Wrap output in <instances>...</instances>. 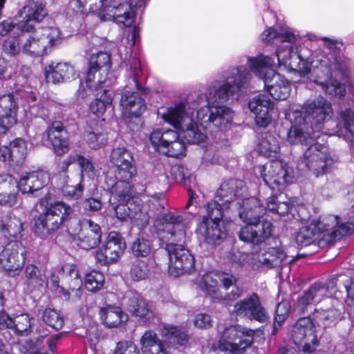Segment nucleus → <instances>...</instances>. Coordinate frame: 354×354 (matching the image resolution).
I'll return each mask as SVG.
<instances>
[{"label":"nucleus","instance_id":"6ab92c4d","mask_svg":"<svg viewBox=\"0 0 354 354\" xmlns=\"http://www.w3.org/2000/svg\"><path fill=\"white\" fill-rule=\"evenodd\" d=\"M26 250L21 242L10 240L0 253V266L9 277L18 275L24 265Z\"/></svg>","mask_w":354,"mask_h":354},{"label":"nucleus","instance_id":"423d86ee","mask_svg":"<svg viewBox=\"0 0 354 354\" xmlns=\"http://www.w3.org/2000/svg\"><path fill=\"white\" fill-rule=\"evenodd\" d=\"M153 238L159 241L160 247L164 248L169 256V273L178 277L189 274L194 270V257L182 244L185 239V225L183 216L174 212H167L158 216L149 229Z\"/></svg>","mask_w":354,"mask_h":354},{"label":"nucleus","instance_id":"ddd939ff","mask_svg":"<svg viewBox=\"0 0 354 354\" xmlns=\"http://www.w3.org/2000/svg\"><path fill=\"white\" fill-rule=\"evenodd\" d=\"M221 337L218 342V350L223 353L227 351H245L253 341L254 331L246 330L241 326L225 327L223 331L218 328Z\"/></svg>","mask_w":354,"mask_h":354},{"label":"nucleus","instance_id":"72a5a7b5","mask_svg":"<svg viewBox=\"0 0 354 354\" xmlns=\"http://www.w3.org/2000/svg\"><path fill=\"white\" fill-rule=\"evenodd\" d=\"M1 234L12 241H18L21 237L23 223L17 216L11 214L3 215L0 223Z\"/></svg>","mask_w":354,"mask_h":354},{"label":"nucleus","instance_id":"37998d69","mask_svg":"<svg viewBox=\"0 0 354 354\" xmlns=\"http://www.w3.org/2000/svg\"><path fill=\"white\" fill-rule=\"evenodd\" d=\"M150 263L151 260L149 259L132 261L129 272L132 280L139 281L148 278L151 272Z\"/></svg>","mask_w":354,"mask_h":354},{"label":"nucleus","instance_id":"c9c22d12","mask_svg":"<svg viewBox=\"0 0 354 354\" xmlns=\"http://www.w3.org/2000/svg\"><path fill=\"white\" fill-rule=\"evenodd\" d=\"M140 343L144 354H168L165 344L152 330L145 332L141 337Z\"/></svg>","mask_w":354,"mask_h":354},{"label":"nucleus","instance_id":"4468645a","mask_svg":"<svg viewBox=\"0 0 354 354\" xmlns=\"http://www.w3.org/2000/svg\"><path fill=\"white\" fill-rule=\"evenodd\" d=\"M111 67V55L107 52L99 51L93 53L88 59L85 81L88 88H97L98 86L109 83L107 80L108 71Z\"/></svg>","mask_w":354,"mask_h":354},{"label":"nucleus","instance_id":"0eeeda50","mask_svg":"<svg viewBox=\"0 0 354 354\" xmlns=\"http://www.w3.org/2000/svg\"><path fill=\"white\" fill-rule=\"evenodd\" d=\"M139 29L133 26L127 37H123L118 46V55L121 64L125 67L127 84L121 95L120 105L124 117L139 118L147 109V104L142 95L147 92V88L142 86L140 80L142 73L140 61L133 55V48L139 38Z\"/></svg>","mask_w":354,"mask_h":354},{"label":"nucleus","instance_id":"f704fd0d","mask_svg":"<svg viewBox=\"0 0 354 354\" xmlns=\"http://www.w3.org/2000/svg\"><path fill=\"white\" fill-rule=\"evenodd\" d=\"M100 315L103 324L107 328H117L127 320V315L119 306L108 305L102 308Z\"/></svg>","mask_w":354,"mask_h":354},{"label":"nucleus","instance_id":"7c9ffc66","mask_svg":"<svg viewBox=\"0 0 354 354\" xmlns=\"http://www.w3.org/2000/svg\"><path fill=\"white\" fill-rule=\"evenodd\" d=\"M180 132L171 129L162 131V145L160 153L173 158H180L185 156V145L180 138Z\"/></svg>","mask_w":354,"mask_h":354},{"label":"nucleus","instance_id":"0e129e2a","mask_svg":"<svg viewBox=\"0 0 354 354\" xmlns=\"http://www.w3.org/2000/svg\"><path fill=\"white\" fill-rule=\"evenodd\" d=\"M193 322L196 328L208 329L212 327L213 321L210 315L199 313L196 315Z\"/></svg>","mask_w":354,"mask_h":354},{"label":"nucleus","instance_id":"a19ab883","mask_svg":"<svg viewBox=\"0 0 354 354\" xmlns=\"http://www.w3.org/2000/svg\"><path fill=\"white\" fill-rule=\"evenodd\" d=\"M153 240L142 233L136 238L130 246L131 253L136 257H147L152 250Z\"/></svg>","mask_w":354,"mask_h":354},{"label":"nucleus","instance_id":"de8ad7c7","mask_svg":"<svg viewBox=\"0 0 354 354\" xmlns=\"http://www.w3.org/2000/svg\"><path fill=\"white\" fill-rule=\"evenodd\" d=\"M11 153L16 165L24 163L27 156V142L22 138H18L9 144Z\"/></svg>","mask_w":354,"mask_h":354},{"label":"nucleus","instance_id":"09e8293b","mask_svg":"<svg viewBox=\"0 0 354 354\" xmlns=\"http://www.w3.org/2000/svg\"><path fill=\"white\" fill-rule=\"evenodd\" d=\"M104 276L102 272L95 270L88 272L84 277L85 288L92 292L99 291L104 286Z\"/></svg>","mask_w":354,"mask_h":354},{"label":"nucleus","instance_id":"39448f33","mask_svg":"<svg viewBox=\"0 0 354 354\" xmlns=\"http://www.w3.org/2000/svg\"><path fill=\"white\" fill-rule=\"evenodd\" d=\"M71 212V207L64 202L50 204L35 221V235L44 239L64 224L69 233L77 234L75 240L80 248L88 250L97 247L102 236L100 225L91 219L73 217Z\"/></svg>","mask_w":354,"mask_h":354},{"label":"nucleus","instance_id":"20e7f679","mask_svg":"<svg viewBox=\"0 0 354 354\" xmlns=\"http://www.w3.org/2000/svg\"><path fill=\"white\" fill-rule=\"evenodd\" d=\"M234 111L223 105H210L203 93H190L166 109L161 118L180 131L183 142L200 144L207 134L216 137L232 124Z\"/></svg>","mask_w":354,"mask_h":354},{"label":"nucleus","instance_id":"5701e85b","mask_svg":"<svg viewBox=\"0 0 354 354\" xmlns=\"http://www.w3.org/2000/svg\"><path fill=\"white\" fill-rule=\"evenodd\" d=\"M248 108L254 115V122L259 127L266 128L272 122L274 102L265 94H259L248 102Z\"/></svg>","mask_w":354,"mask_h":354},{"label":"nucleus","instance_id":"4c0bfd02","mask_svg":"<svg viewBox=\"0 0 354 354\" xmlns=\"http://www.w3.org/2000/svg\"><path fill=\"white\" fill-rule=\"evenodd\" d=\"M257 151L264 156L277 158L280 151L279 142L273 136L266 134L259 139Z\"/></svg>","mask_w":354,"mask_h":354},{"label":"nucleus","instance_id":"a18cd8bd","mask_svg":"<svg viewBox=\"0 0 354 354\" xmlns=\"http://www.w3.org/2000/svg\"><path fill=\"white\" fill-rule=\"evenodd\" d=\"M102 0H70L68 5V10H71L75 15H84L86 6L89 4V12L97 17L100 2Z\"/></svg>","mask_w":354,"mask_h":354},{"label":"nucleus","instance_id":"603ef678","mask_svg":"<svg viewBox=\"0 0 354 354\" xmlns=\"http://www.w3.org/2000/svg\"><path fill=\"white\" fill-rule=\"evenodd\" d=\"M44 322L52 328L59 330L64 326L63 317L55 309L46 308L42 313Z\"/></svg>","mask_w":354,"mask_h":354},{"label":"nucleus","instance_id":"1a4fd4ad","mask_svg":"<svg viewBox=\"0 0 354 354\" xmlns=\"http://www.w3.org/2000/svg\"><path fill=\"white\" fill-rule=\"evenodd\" d=\"M251 74L245 65L231 66L219 74L204 95L206 101L214 105L237 98L246 90L250 82Z\"/></svg>","mask_w":354,"mask_h":354},{"label":"nucleus","instance_id":"58836bf2","mask_svg":"<svg viewBox=\"0 0 354 354\" xmlns=\"http://www.w3.org/2000/svg\"><path fill=\"white\" fill-rule=\"evenodd\" d=\"M83 138L88 146L92 149L104 147L107 143V136L98 127H87L84 133Z\"/></svg>","mask_w":354,"mask_h":354},{"label":"nucleus","instance_id":"338daca9","mask_svg":"<svg viewBox=\"0 0 354 354\" xmlns=\"http://www.w3.org/2000/svg\"><path fill=\"white\" fill-rule=\"evenodd\" d=\"M102 203L100 199L90 197L86 198L83 203L82 206L84 209L87 212H95L100 210L102 208Z\"/></svg>","mask_w":354,"mask_h":354},{"label":"nucleus","instance_id":"c756f323","mask_svg":"<svg viewBox=\"0 0 354 354\" xmlns=\"http://www.w3.org/2000/svg\"><path fill=\"white\" fill-rule=\"evenodd\" d=\"M105 181L110 192L109 202L111 205H114L117 202L136 199L133 196L131 181L113 179L109 174L106 176Z\"/></svg>","mask_w":354,"mask_h":354},{"label":"nucleus","instance_id":"49530a36","mask_svg":"<svg viewBox=\"0 0 354 354\" xmlns=\"http://www.w3.org/2000/svg\"><path fill=\"white\" fill-rule=\"evenodd\" d=\"M290 308V304L288 300L283 299L277 305L274 317L273 329L272 332L273 335L277 333L278 330L282 326L283 324L288 318Z\"/></svg>","mask_w":354,"mask_h":354},{"label":"nucleus","instance_id":"393cba45","mask_svg":"<svg viewBox=\"0 0 354 354\" xmlns=\"http://www.w3.org/2000/svg\"><path fill=\"white\" fill-rule=\"evenodd\" d=\"M19 15L22 19L19 21L18 28L29 33L35 30V24L41 22L47 16L48 12L43 1L33 0L24 6Z\"/></svg>","mask_w":354,"mask_h":354},{"label":"nucleus","instance_id":"052dcab7","mask_svg":"<svg viewBox=\"0 0 354 354\" xmlns=\"http://www.w3.org/2000/svg\"><path fill=\"white\" fill-rule=\"evenodd\" d=\"M19 21L15 22L12 19H7L0 23V35L6 36L9 32L13 31L14 34L17 35L19 33H24L26 30L21 28H18Z\"/></svg>","mask_w":354,"mask_h":354},{"label":"nucleus","instance_id":"680f3d73","mask_svg":"<svg viewBox=\"0 0 354 354\" xmlns=\"http://www.w3.org/2000/svg\"><path fill=\"white\" fill-rule=\"evenodd\" d=\"M19 35L15 36L12 38H8L3 44V48L4 52L10 55H16L20 50L19 41L18 39Z\"/></svg>","mask_w":354,"mask_h":354},{"label":"nucleus","instance_id":"a878e982","mask_svg":"<svg viewBox=\"0 0 354 354\" xmlns=\"http://www.w3.org/2000/svg\"><path fill=\"white\" fill-rule=\"evenodd\" d=\"M324 301L326 307L315 308L311 319L313 322L324 327L335 326L342 317V312L337 308L339 301L336 298L328 297L324 299Z\"/></svg>","mask_w":354,"mask_h":354},{"label":"nucleus","instance_id":"79ce46f5","mask_svg":"<svg viewBox=\"0 0 354 354\" xmlns=\"http://www.w3.org/2000/svg\"><path fill=\"white\" fill-rule=\"evenodd\" d=\"M161 334L166 339L181 346L185 345L188 342L187 332L182 326L164 324L161 328Z\"/></svg>","mask_w":354,"mask_h":354},{"label":"nucleus","instance_id":"2eb2a0df","mask_svg":"<svg viewBox=\"0 0 354 354\" xmlns=\"http://www.w3.org/2000/svg\"><path fill=\"white\" fill-rule=\"evenodd\" d=\"M292 337L295 346L304 353L315 351L319 339L310 315L297 319L292 328Z\"/></svg>","mask_w":354,"mask_h":354},{"label":"nucleus","instance_id":"c03bdc74","mask_svg":"<svg viewBox=\"0 0 354 354\" xmlns=\"http://www.w3.org/2000/svg\"><path fill=\"white\" fill-rule=\"evenodd\" d=\"M25 277L28 286L32 289L41 288L46 279L44 271L33 264L26 267Z\"/></svg>","mask_w":354,"mask_h":354},{"label":"nucleus","instance_id":"473e14b6","mask_svg":"<svg viewBox=\"0 0 354 354\" xmlns=\"http://www.w3.org/2000/svg\"><path fill=\"white\" fill-rule=\"evenodd\" d=\"M101 86H98L95 89L94 88H88L92 91H97L96 95H99L89 105L90 111L98 117L103 115L106 108L111 105L113 97V93L107 88L109 83L102 84Z\"/></svg>","mask_w":354,"mask_h":354},{"label":"nucleus","instance_id":"bf43d9fd","mask_svg":"<svg viewBox=\"0 0 354 354\" xmlns=\"http://www.w3.org/2000/svg\"><path fill=\"white\" fill-rule=\"evenodd\" d=\"M113 354H141L138 347L131 340H121L116 343Z\"/></svg>","mask_w":354,"mask_h":354},{"label":"nucleus","instance_id":"774afa93","mask_svg":"<svg viewBox=\"0 0 354 354\" xmlns=\"http://www.w3.org/2000/svg\"><path fill=\"white\" fill-rule=\"evenodd\" d=\"M18 194V192L0 193V205L13 207L17 203Z\"/></svg>","mask_w":354,"mask_h":354},{"label":"nucleus","instance_id":"412c9836","mask_svg":"<svg viewBox=\"0 0 354 354\" xmlns=\"http://www.w3.org/2000/svg\"><path fill=\"white\" fill-rule=\"evenodd\" d=\"M126 248V242L121 234L117 232H110L101 248L97 250V262L105 266L115 262L123 254Z\"/></svg>","mask_w":354,"mask_h":354},{"label":"nucleus","instance_id":"bb28decb","mask_svg":"<svg viewBox=\"0 0 354 354\" xmlns=\"http://www.w3.org/2000/svg\"><path fill=\"white\" fill-rule=\"evenodd\" d=\"M44 73L46 82L54 84L75 80L79 76L74 66L68 62H51L44 67Z\"/></svg>","mask_w":354,"mask_h":354},{"label":"nucleus","instance_id":"864d4df0","mask_svg":"<svg viewBox=\"0 0 354 354\" xmlns=\"http://www.w3.org/2000/svg\"><path fill=\"white\" fill-rule=\"evenodd\" d=\"M32 323L31 318L28 315H21L17 316L14 320V326L15 333L21 336H27L32 332Z\"/></svg>","mask_w":354,"mask_h":354},{"label":"nucleus","instance_id":"6e6d98bb","mask_svg":"<svg viewBox=\"0 0 354 354\" xmlns=\"http://www.w3.org/2000/svg\"><path fill=\"white\" fill-rule=\"evenodd\" d=\"M171 175L176 183H183L185 185L190 183L191 172L183 165L173 166Z\"/></svg>","mask_w":354,"mask_h":354},{"label":"nucleus","instance_id":"aec40b11","mask_svg":"<svg viewBox=\"0 0 354 354\" xmlns=\"http://www.w3.org/2000/svg\"><path fill=\"white\" fill-rule=\"evenodd\" d=\"M110 161L116 167L113 179L131 181L137 174L133 153L125 147L114 148Z\"/></svg>","mask_w":354,"mask_h":354},{"label":"nucleus","instance_id":"8fccbe9b","mask_svg":"<svg viewBox=\"0 0 354 354\" xmlns=\"http://www.w3.org/2000/svg\"><path fill=\"white\" fill-rule=\"evenodd\" d=\"M24 109L27 117L30 115V117L40 118L47 123L51 121L49 109L43 104L38 102L37 100L28 106L25 105Z\"/></svg>","mask_w":354,"mask_h":354},{"label":"nucleus","instance_id":"dca6fc26","mask_svg":"<svg viewBox=\"0 0 354 354\" xmlns=\"http://www.w3.org/2000/svg\"><path fill=\"white\" fill-rule=\"evenodd\" d=\"M265 241L266 240L258 246L250 245L252 248V260L256 261L252 263L253 266L257 268L263 266L267 268H280L293 261L292 257L286 255L281 246L263 248Z\"/></svg>","mask_w":354,"mask_h":354},{"label":"nucleus","instance_id":"cd10ccee","mask_svg":"<svg viewBox=\"0 0 354 354\" xmlns=\"http://www.w3.org/2000/svg\"><path fill=\"white\" fill-rule=\"evenodd\" d=\"M47 128V137L55 153L62 156L69 150V140L66 128L60 121H50Z\"/></svg>","mask_w":354,"mask_h":354},{"label":"nucleus","instance_id":"ea45409f","mask_svg":"<svg viewBox=\"0 0 354 354\" xmlns=\"http://www.w3.org/2000/svg\"><path fill=\"white\" fill-rule=\"evenodd\" d=\"M219 271L205 274L201 284V290L212 299H222L223 295L218 292Z\"/></svg>","mask_w":354,"mask_h":354},{"label":"nucleus","instance_id":"7ed1b4c3","mask_svg":"<svg viewBox=\"0 0 354 354\" xmlns=\"http://www.w3.org/2000/svg\"><path fill=\"white\" fill-rule=\"evenodd\" d=\"M332 115L330 102L322 96L307 100L300 110L288 114L292 126L287 140L291 145L308 146L300 163L316 177L326 174L333 164L328 146L316 141L321 136L328 134L325 125Z\"/></svg>","mask_w":354,"mask_h":354},{"label":"nucleus","instance_id":"6e6552de","mask_svg":"<svg viewBox=\"0 0 354 354\" xmlns=\"http://www.w3.org/2000/svg\"><path fill=\"white\" fill-rule=\"evenodd\" d=\"M354 232V223L337 215L322 216L313 220L309 226L301 227L295 236V242L302 248L319 240L327 244L340 240Z\"/></svg>","mask_w":354,"mask_h":354},{"label":"nucleus","instance_id":"9d476101","mask_svg":"<svg viewBox=\"0 0 354 354\" xmlns=\"http://www.w3.org/2000/svg\"><path fill=\"white\" fill-rule=\"evenodd\" d=\"M250 71L261 78L267 93L274 100H286L291 91L290 82L272 68L275 66L274 57L263 54L248 57Z\"/></svg>","mask_w":354,"mask_h":354},{"label":"nucleus","instance_id":"5fc2aeb1","mask_svg":"<svg viewBox=\"0 0 354 354\" xmlns=\"http://www.w3.org/2000/svg\"><path fill=\"white\" fill-rule=\"evenodd\" d=\"M77 163L81 169V180L84 176L93 179L96 176L97 171L95 168L92 160L81 154L76 153Z\"/></svg>","mask_w":354,"mask_h":354},{"label":"nucleus","instance_id":"f3484780","mask_svg":"<svg viewBox=\"0 0 354 354\" xmlns=\"http://www.w3.org/2000/svg\"><path fill=\"white\" fill-rule=\"evenodd\" d=\"M232 314L236 317L254 320L261 324L267 322L270 318L259 296L255 292L236 301L234 305Z\"/></svg>","mask_w":354,"mask_h":354},{"label":"nucleus","instance_id":"b1692460","mask_svg":"<svg viewBox=\"0 0 354 354\" xmlns=\"http://www.w3.org/2000/svg\"><path fill=\"white\" fill-rule=\"evenodd\" d=\"M122 304L130 313L140 317L142 322H151L155 317L152 305L137 292H127L122 299Z\"/></svg>","mask_w":354,"mask_h":354},{"label":"nucleus","instance_id":"f03ea898","mask_svg":"<svg viewBox=\"0 0 354 354\" xmlns=\"http://www.w3.org/2000/svg\"><path fill=\"white\" fill-rule=\"evenodd\" d=\"M265 188L271 192L265 207L256 197H247L248 189L243 180L230 178L224 181L217 189L216 198H219L225 210H239V218L245 223L238 233L243 242L259 245L270 238L272 232V223L263 218L266 210L283 216L290 214L295 219L306 221L308 216L304 215V206L297 207V216L294 211L296 208L286 198L283 199L281 192L288 184L293 182L294 169L287 162L274 160L258 167Z\"/></svg>","mask_w":354,"mask_h":354},{"label":"nucleus","instance_id":"13d9d810","mask_svg":"<svg viewBox=\"0 0 354 354\" xmlns=\"http://www.w3.org/2000/svg\"><path fill=\"white\" fill-rule=\"evenodd\" d=\"M17 95L20 97L23 102L24 107L28 106L37 100L38 93L35 88L28 84H25L23 87L17 91Z\"/></svg>","mask_w":354,"mask_h":354},{"label":"nucleus","instance_id":"c85d7f7f","mask_svg":"<svg viewBox=\"0 0 354 354\" xmlns=\"http://www.w3.org/2000/svg\"><path fill=\"white\" fill-rule=\"evenodd\" d=\"M18 105L13 94L0 96V134H4L17 122Z\"/></svg>","mask_w":354,"mask_h":354},{"label":"nucleus","instance_id":"4be33fe9","mask_svg":"<svg viewBox=\"0 0 354 354\" xmlns=\"http://www.w3.org/2000/svg\"><path fill=\"white\" fill-rule=\"evenodd\" d=\"M50 180L48 172L42 169L23 171L19 175L18 189L23 194L37 196Z\"/></svg>","mask_w":354,"mask_h":354},{"label":"nucleus","instance_id":"69168bd1","mask_svg":"<svg viewBox=\"0 0 354 354\" xmlns=\"http://www.w3.org/2000/svg\"><path fill=\"white\" fill-rule=\"evenodd\" d=\"M337 281V279L336 277H332L325 283L320 281L317 282L320 283L322 286L326 289V292L323 295L324 299H326L328 297L335 298L333 295L336 292Z\"/></svg>","mask_w":354,"mask_h":354},{"label":"nucleus","instance_id":"2f4dec72","mask_svg":"<svg viewBox=\"0 0 354 354\" xmlns=\"http://www.w3.org/2000/svg\"><path fill=\"white\" fill-rule=\"evenodd\" d=\"M326 289L319 283H314L297 298L296 310L301 315H310L308 308L312 304H317L324 301L323 295Z\"/></svg>","mask_w":354,"mask_h":354},{"label":"nucleus","instance_id":"3c124183","mask_svg":"<svg viewBox=\"0 0 354 354\" xmlns=\"http://www.w3.org/2000/svg\"><path fill=\"white\" fill-rule=\"evenodd\" d=\"M62 185L59 187L60 192L63 196L67 200H77L80 198L84 191V185L82 180L75 185H70L65 181L61 180Z\"/></svg>","mask_w":354,"mask_h":354},{"label":"nucleus","instance_id":"a211bd4d","mask_svg":"<svg viewBox=\"0 0 354 354\" xmlns=\"http://www.w3.org/2000/svg\"><path fill=\"white\" fill-rule=\"evenodd\" d=\"M98 6L97 17L101 21L114 20L125 26H130L134 21L133 5L128 1L119 3L115 0H102Z\"/></svg>","mask_w":354,"mask_h":354},{"label":"nucleus","instance_id":"4d7b16f0","mask_svg":"<svg viewBox=\"0 0 354 354\" xmlns=\"http://www.w3.org/2000/svg\"><path fill=\"white\" fill-rule=\"evenodd\" d=\"M18 181L10 174H0V193L18 192Z\"/></svg>","mask_w":354,"mask_h":354},{"label":"nucleus","instance_id":"f8f14e48","mask_svg":"<svg viewBox=\"0 0 354 354\" xmlns=\"http://www.w3.org/2000/svg\"><path fill=\"white\" fill-rule=\"evenodd\" d=\"M63 41L60 29L48 26L35 30L22 45V52L32 57H39L49 55Z\"/></svg>","mask_w":354,"mask_h":354},{"label":"nucleus","instance_id":"9b49d317","mask_svg":"<svg viewBox=\"0 0 354 354\" xmlns=\"http://www.w3.org/2000/svg\"><path fill=\"white\" fill-rule=\"evenodd\" d=\"M207 215L203 217L198 225L196 234L198 239L213 245H220L225 239L227 233L221 219L225 209L219 198L208 202L206 205Z\"/></svg>","mask_w":354,"mask_h":354},{"label":"nucleus","instance_id":"e2e57ef3","mask_svg":"<svg viewBox=\"0 0 354 354\" xmlns=\"http://www.w3.org/2000/svg\"><path fill=\"white\" fill-rule=\"evenodd\" d=\"M149 205H152L151 211L152 212H160L165 208V194L162 192H156L152 196H151L150 198L148 201Z\"/></svg>","mask_w":354,"mask_h":354},{"label":"nucleus","instance_id":"e433bc0d","mask_svg":"<svg viewBox=\"0 0 354 354\" xmlns=\"http://www.w3.org/2000/svg\"><path fill=\"white\" fill-rule=\"evenodd\" d=\"M116 217L120 221H127L136 218L138 214L141 213L140 201L138 198L125 202H118L112 205Z\"/></svg>","mask_w":354,"mask_h":354},{"label":"nucleus","instance_id":"f257e3e1","mask_svg":"<svg viewBox=\"0 0 354 354\" xmlns=\"http://www.w3.org/2000/svg\"><path fill=\"white\" fill-rule=\"evenodd\" d=\"M263 41L277 45L275 57L278 68L305 77L311 68L320 71L326 80H315L330 97L341 99L346 93L342 82L347 77V64L342 51L341 39L318 37L288 26L270 27L261 35Z\"/></svg>","mask_w":354,"mask_h":354}]
</instances>
